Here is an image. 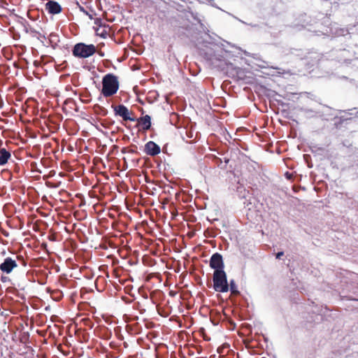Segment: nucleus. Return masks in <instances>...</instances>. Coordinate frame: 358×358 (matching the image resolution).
Instances as JSON below:
<instances>
[{
  "instance_id": "nucleus-8",
  "label": "nucleus",
  "mask_w": 358,
  "mask_h": 358,
  "mask_svg": "<svg viewBox=\"0 0 358 358\" xmlns=\"http://www.w3.org/2000/svg\"><path fill=\"white\" fill-rule=\"evenodd\" d=\"M45 9L49 13L55 15L58 14L62 11V7L60 4L55 1H50L45 4Z\"/></svg>"
},
{
  "instance_id": "nucleus-14",
  "label": "nucleus",
  "mask_w": 358,
  "mask_h": 358,
  "mask_svg": "<svg viewBox=\"0 0 358 358\" xmlns=\"http://www.w3.org/2000/svg\"><path fill=\"white\" fill-rule=\"evenodd\" d=\"M284 255V252H278L277 254H276V258L277 259H280L281 257H282Z\"/></svg>"
},
{
  "instance_id": "nucleus-5",
  "label": "nucleus",
  "mask_w": 358,
  "mask_h": 358,
  "mask_svg": "<svg viewBox=\"0 0 358 358\" xmlns=\"http://www.w3.org/2000/svg\"><path fill=\"white\" fill-rule=\"evenodd\" d=\"M115 115L121 117L124 121L135 122L136 117L134 116V113L129 110L124 105L120 104L118 106H113Z\"/></svg>"
},
{
  "instance_id": "nucleus-3",
  "label": "nucleus",
  "mask_w": 358,
  "mask_h": 358,
  "mask_svg": "<svg viewBox=\"0 0 358 358\" xmlns=\"http://www.w3.org/2000/svg\"><path fill=\"white\" fill-rule=\"evenodd\" d=\"M213 289L217 292H227L229 283L227 274L224 270L215 271L213 276Z\"/></svg>"
},
{
  "instance_id": "nucleus-16",
  "label": "nucleus",
  "mask_w": 358,
  "mask_h": 358,
  "mask_svg": "<svg viewBox=\"0 0 358 358\" xmlns=\"http://www.w3.org/2000/svg\"><path fill=\"white\" fill-rule=\"evenodd\" d=\"M1 281H2V282H5V280H4V278H3V277H1Z\"/></svg>"
},
{
  "instance_id": "nucleus-6",
  "label": "nucleus",
  "mask_w": 358,
  "mask_h": 358,
  "mask_svg": "<svg viewBox=\"0 0 358 358\" xmlns=\"http://www.w3.org/2000/svg\"><path fill=\"white\" fill-rule=\"evenodd\" d=\"M210 266L215 269V271L217 270H224V262L222 256L218 253L216 252L213 254L210 259Z\"/></svg>"
},
{
  "instance_id": "nucleus-12",
  "label": "nucleus",
  "mask_w": 358,
  "mask_h": 358,
  "mask_svg": "<svg viewBox=\"0 0 358 358\" xmlns=\"http://www.w3.org/2000/svg\"><path fill=\"white\" fill-rule=\"evenodd\" d=\"M229 289H230L231 292L234 295H238L240 294L238 290L237 285L234 280H231L229 284Z\"/></svg>"
},
{
  "instance_id": "nucleus-4",
  "label": "nucleus",
  "mask_w": 358,
  "mask_h": 358,
  "mask_svg": "<svg viewBox=\"0 0 358 358\" xmlns=\"http://www.w3.org/2000/svg\"><path fill=\"white\" fill-rule=\"evenodd\" d=\"M96 52V48L94 45H86L83 43L76 44L72 50L73 55L78 58L89 57L93 55Z\"/></svg>"
},
{
  "instance_id": "nucleus-11",
  "label": "nucleus",
  "mask_w": 358,
  "mask_h": 358,
  "mask_svg": "<svg viewBox=\"0 0 358 358\" xmlns=\"http://www.w3.org/2000/svg\"><path fill=\"white\" fill-rule=\"evenodd\" d=\"M95 31L98 36H100L101 37L105 38L108 35V31H109L108 26L100 25L99 27H97L95 29Z\"/></svg>"
},
{
  "instance_id": "nucleus-15",
  "label": "nucleus",
  "mask_w": 358,
  "mask_h": 358,
  "mask_svg": "<svg viewBox=\"0 0 358 358\" xmlns=\"http://www.w3.org/2000/svg\"><path fill=\"white\" fill-rule=\"evenodd\" d=\"M1 2L3 4H6V5H8L7 2H6V0H0Z\"/></svg>"
},
{
  "instance_id": "nucleus-17",
  "label": "nucleus",
  "mask_w": 358,
  "mask_h": 358,
  "mask_svg": "<svg viewBox=\"0 0 358 358\" xmlns=\"http://www.w3.org/2000/svg\"><path fill=\"white\" fill-rule=\"evenodd\" d=\"M89 358H93V357H89Z\"/></svg>"
},
{
  "instance_id": "nucleus-9",
  "label": "nucleus",
  "mask_w": 358,
  "mask_h": 358,
  "mask_svg": "<svg viewBox=\"0 0 358 358\" xmlns=\"http://www.w3.org/2000/svg\"><path fill=\"white\" fill-rule=\"evenodd\" d=\"M136 121H137L138 125L141 126L142 130L147 131L150 129L151 118H150V115H146L141 117L138 119H136Z\"/></svg>"
},
{
  "instance_id": "nucleus-2",
  "label": "nucleus",
  "mask_w": 358,
  "mask_h": 358,
  "mask_svg": "<svg viewBox=\"0 0 358 358\" xmlns=\"http://www.w3.org/2000/svg\"><path fill=\"white\" fill-rule=\"evenodd\" d=\"M119 86L117 77L113 73H108L102 78L101 94L104 97H110L117 93Z\"/></svg>"
},
{
  "instance_id": "nucleus-7",
  "label": "nucleus",
  "mask_w": 358,
  "mask_h": 358,
  "mask_svg": "<svg viewBox=\"0 0 358 358\" xmlns=\"http://www.w3.org/2000/svg\"><path fill=\"white\" fill-rule=\"evenodd\" d=\"M145 151L148 155L155 156L160 152V147L155 142L149 141L145 145Z\"/></svg>"
},
{
  "instance_id": "nucleus-1",
  "label": "nucleus",
  "mask_w": 358,
  "mask_h": 358,
  "mask_svg": "<svg viewBox=\"0 0 358 358\" xmlns=\"http://www.w3.org/2000/svg\"><path fill=\"white\" fill-rule=\"evenodd\" d=\"M27 266V260L22 255L7 257L0 264V270L6 274L10 273L15 268L22 267L25 269Z\"/></svg>"
},
{
  "instance_id": "nucleus-10",
  "label": "nucleus",
  "mask_w": 358,
  "mask_h": 358,
  "mask_svg": "<svg viewBox=\"0 0 358 358\" xmlns=\"http://www.w3.org/2000/svg\"><path fill=\"white\" fill-rule=\"evenodd\" d=\"M11 155L9 151H8L6 148H0V165H5L8 159L10 158Z\"/></svg>"
},
{
  "instance_id": "nucleus-13",
  "label": "nucleus",
  "mask_w": 358,
  "mask_h": 358,
  "mask_svg": "<svg viewBox=\"0 0 358 358\" xmlns=\"http://www.w3.org/2000/svg\"><path fill=\"white\" fill-rule=\"evenodd\" d=\"M131 152V153L134 152V151L133 150H131V149H130V150H129V149H128V148H122V153H125V152Z\"/></svg>"
}]
</instances>
